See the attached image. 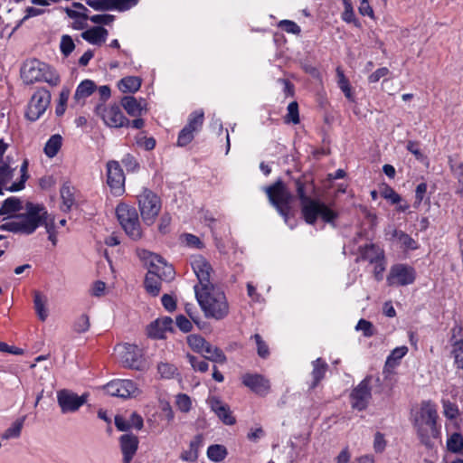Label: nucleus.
<instances>
[{"instance_id":"45","label":"nucleus","mask_w":463,"mask_h":463,"mask_svg":"<svg viewBox=\"0 0 463 463\" xmlns=\"http://www.w3.org/2000/svg\"><path fill=\"white\" fill-rule=\"evenodd\" d=\"M71 94V90L69 88L63 87L59 97V102L55 109V113L57 116H61L64 114L66 109V104L68 102L69 97Z\"/></svg>"},{"instance_id":"22","label":"nucleus","mask_w":463,"mask_h":463,"mask_svg":"<svg viewBox=\"0 0 463 463\" xmlns=\"http://www.w3.org/2000/svg\"><path fill=\"white\" fill-rule=\"evenodd\" d=\"M173 326V320L171 317H165L156 319L151 323L147 327V335L150 337L161 339L165 337L167 331H171Z\"/></svg>"},{"instance_id":"4","label":"nucleus","mask_w":463,"mask_h":463,"mask_svg":"<svg viewBox=\"0 0 463 463\" xmlns=\"http://www.w3.org/2000/svg\"><path fill=\"white\" fill-rule=\"evenodd\" d=\"M436 419L437 410L430 402H422L413 415V425L421 441L426 445H429L430 438L437 437Z\"/></svg>"},{"instance_id":"51","label":"nucleus","mask_w":463,"mask_h":463,"mask_svg":"<svg viewBox=\"0 0 463 463\" xmlns=\"http://www.w3.org/2000/svg\"><path fill=\"white\" fill-rule=\"evenodd\" d=\"M399 243L401 244V247L405 250H416L419 247L417 241L404 232H402L399 236Z\"/></svg>"},{"instance_id":"50","label":"nucleus","mask_w":463,"mask_h":463,"mask_svg":"<svg viewBox=\"0 0 463 463\" xmlns=\"http://www.w3.org/2000/svg\"><path fill=\"white\" fill-rule=\"evenodd\" d=\"M90 318L87 315H80L74 322L73 328L77 333L82 334L90 328Z\"/></svg>"},{"instance_id":"18","label":"nucleus","mask_w":463,"mask_h":463,"mask_svg":"<svg viewBox=\"0 0 463 463\" xmlns=\"http://www.w3.org/2000/svg\"><path fill=\"white\" fill-rule=\"evenodd\" d=\"M47 69V64L38 60L26 61L21 71L22 78L27 84L42 81L43 73Z\"/></svg>"},{"instance_id":"36","label":"nucleus","mask_w":463,"mask_h":463,"mask_svg":"<svg viewBox=\"0 0 463 463\" xmlns=\"http://www.w3.org/2000/svg\"><path fill=\"white\" fill-rule=\"evenodd\" d=\"M20 210H23L21 201L16 197H10L0 207V215L11 214Z\"/></svg>"},{"instance_id":"2","label":"nucleus","mask_w":463,"mask_h":463,"mask_svg":"<svg viewBox=\"0 0 463 463\" xmlns=\"http://www.w3.org/2000/svg\"><path fill=\"white\" fill-rule=\"evenodd\" d=\"M195 298L206 317L222 319L229 313L225 294L219 288L210 285L194 286Z\"/></svg>"},{"instance_id":"14","label":"nucleus","mask_w":463,"mask_h":463,"mask_svg":"<svg viewBox=\"0 0 463 463\" xmlns=\"http://www.w3.org/2000/svg\"><path fill=\"white\" fill-rule=\"evenodd\" d=\"M104 389L108 394L123 399L136 397L140 393L139 389L131 380H114L109 382Z\"/></svg>"},{"instance_id":"42","label":"nucleus","mask_w":463,"mask_h":463,"mask_svg":"<svg viewBox=\"0 0 463 463\" xmlns=\"http://www.w3.org/2000/svg\"><path fill=\"white\" fill-rule=\"evenodd\" d=\"M203 122V111L198 110L192 113L189 117L188 123L185 128L194 132H197Z\"/></svg>"},{"instance_id":"46","label":"nucleus","mask_w":463,"mask_h":463,"mask_svg":"<svg viewBox=\"0 0 463 463\" xmlns=\"http://www.w3.org/2000/svg\"><path fill=\"white\" fill-rule=\"evenodd\" d=\"M42 226L45 227L46 232L48 233V239L52 241V245L55 246L57 244V235L54 218L49 214Z\"/></svg>"},{"instance_id":"32","label":"nucleus","mask_w":463,"mask_h":463,"mask_svg":"<svg viewBox=\"0 0 463 463\" xmlns=\"http://www.w3.org/2000/svg\"><path fill=\"white\" fill-rule=\"evenodd\" d=\"M25 416L15 420L12 425L1 435L3 439H18L24 424Z\"/></svg>"},{"instance_id":"20","label":"nucleus","mask_w":463,"mask_h":463,"mask_svg":"<svg viewBox=\"0 0 463 463\" xmlns=\"http://www.w3.org/2000/svg\"><path fill=\"white\" fill-rule=\"evenodd\" d=\"M242 383L260 395L266 394L269 390V381L260 374L245 373L241 377Z\"/></svg>"},{"instance_id":"40","label":"nucleus","mask_w":463,"mask_h":463,"mask_svg":"<svg viewBox=\"0 0 463 463\" xmlns=\"http://www.w3.org/2000/svg\"><path fill=\"white\" fill-rule=\"evenodd\" d=\"M226 454V449L222 445H212L207 449V457L213 462L222 461Z\"/></svg>"},{"instance_id":"21","label":"nucleus","mask_w":463,"mask_h":463,"mask_svg":"<svg viewBox=\"0 0 463 463\" xmlns=\"http://www.w3.org/2000/svg\"><path fill=\"white\" fill-rule=\"evenodd\" d=\"M123 454V463H130L138 448V439L133 434H124L119 438Z\"/></svg>"},{"instance_id":"24","label":"nucleus","mask_w":463,"mask_h":463,"mask_svg":"<svg viewBox=\"0 0 463 463\" xmlns=\"http://www.w3.org/2000/svg\"><path fill=\"white\" fill-rule=\"evenodd\" d=\"M108 30L101 26H95L81 33V37L93 45L103 44L108 37Z\"/></svg>"},{"instance_id":"3","label":"nucleus","mask_w":463,"mask_h":463,"mask_svg":"<svg viewBox=\"0 0 463 463\" xmlns=\"http://www.w3.org/2000/svg\"><path fill=\"white\" fill-rule=\"evenodd\" d=\"M296 191L300 200L301 213L307 223L314 224L317 217H321L326 222H332L337 217L336 213L325 203L307 195L306 184L300 179L296 181Z\"/></svg>"},{"instance_id":"31","label":"nucleus","mask_w":463,"mask_h":463,"mask_svg":"<svg viewBox=\"0 0 463 463\" xmlns=\"http://www.w3.org/2000/svg\"><path fill=\"white\" fill-rule=\"evenodd\" d=\"M200 354H203L205 359L215 363L223 364L226 361L224 354L219 348L213 346L209 343L206 344V346L203 348Z\"/></svg>"},{"instance_id":"57","label":"nucleus","mask_w":463,"mask_h":463,"mask_svg":"<svg viewBox=\"0 0 463 463\" xmlns=\"http://www.w3.org/2000/svg\"><path fill=\"white\" fill-rule=\"evenodd\" d=\"M188 361L194 370L204 373L208 370V364L204 360H199L197 357L187 354Z\"/></svg>"},{"instance_id":"43","label":"nucleus","mask_w":463,"mask_h":463,"mask_svg":"<svg viewBox=\"0 0 463 463\" xmlns=\"http://www.w3.org/2000/svg\"><path fill=\"white\" fill-rule=\"evenodd\" d=\"M157 371L162 378L172 379L177 374V368L169 363H160Z\"/></svg>"},{"instance_id":"23","label":"nucleus","mask_w":463,"mask_h":463,"mask_svg":"<svg viewBox=\"0 0 463 463\" xmlns=\"http://www.w3.org/2000/svg\"><path fill=\"white\" fill-rule=\"evenodd\" d=\"M209 403L211 409L224 424L232 425L235 423V418L232 415L227 404L214 397L209 400Z\"/></svg>"},{"instance_id":"56","label":"nucleus","mask_w":463,"mask_h":463,"mask_svg":"<svg viewBox=\"0 0 463 463\" xmlns=\"http://www.w3.org/2000/svg\"><path fill=\"white\" fill-rule=\"evenodd\" d=\"M43 74V77L42 81H45L52 86H56L59 84V82H60L59 75L56 74L49 65H47V69L44 71V72Z\"/></svg>"},{"instance_id":"6","label":"nucleus","mask_w":463,"mask_h":463,"mask_svg":"<svg viewBox=\"0 0 463 463\" xmlns=\"http://www.w3.org/2000/svg\"><path fill=\"white\" fill-rule=\"evenodd\" d=\"M137 200L143 222L147 225L153 224L161 210L159 197L152 191L144 188L137 195Z\"/></svg>"},{"instance_id":"12","label":"nucleus","mask_w":463,"mask_h":463,"mask_svg":"<svg viewBox=\"0 0 463 463\" xmlns=\"http://www.w3.org/2000/svg\"><path fill=\"white\" fill-rule=\"evenodd\" d=\"M416 278L414 269L406 264H395L391 267L387 276L389 286H406L412 284Z\"/></svg>"},{"instance_id":"44","label":"nucleus","mask_w":463,"mask_h":463,"mask_svg":"<svg viewBox=\"0 0 463 463\" xmlns=\"http://www.w3.org/2000/svg\"><path fill=\"white\" fill-rule=\"evenodd\" d=\"M451 353L457 368L463 369V340L457 341L453 345Z\"/></svg>"},{"instance_id":"29","label":"nucleus","mask_w":463,"mask_h":463,"mask_svg":"<svg viewBox=\"0 0 463 463\" xmlns=\"http://www.w3.org/2000/svg\"><path fill=\"white\" fill-rule=\"evenodd\" d=\"M163 280L161 278L154 275V271H147L144 281L146 292L153 297L157 296L161 290V282Z\"/></svg>"},{"instance_id":"41","label":"nucleus","mask_w":463,"mask_h":463,"mask_svg":"<svg viewBox=\"0 0 463 463\" xmlns=\"http://www.w3.org/2000/svg\"><path fill=\"white\" fill-rule=\"evenodd\" d=\"M447 448L449 451L459 453L463 450V437L459 433H453L447 440Z\"/></svg>"},{"instance_id":"54","label":"nucleus","mask_w":463,"mask_h":463,"mask_svg":"<svg viewBox=\"0 0 463 463\" xmlns=\"http://www.w3.org/2000/svg\"><path fill=\"white\" fill-rule=\"evenodd\" d=\"M194 131L184 127L179 133L177 138V145L179 146H184L191 143L192 140L194 139Z\"/></svg>"},{"instance_id":"53","label":"nucleus","mask_w":463,"mask_h":463,"mask_svg":"<svg viewBox=\"0 0 463 463\" xmlns=\"http://www.w3.org/2000/svg\"><path fill=\"white\" fill-rule=\"evenodd\" d=\"M287 122L298 124L299 122L298 105L296 101L290 102L288 106Z\"/></svg>"},{"instance_id":"39","label":"nucleus","mask_w":463,"mask_h":463,"mask_svg":"<svg viewBox=\"0 0 463 463\" xmlns=\"http://www.w3.org/2000/svg\"><path fill=\"white\" fill-rule=\"evenodd\" d=\"M61 210L63 212H69L72 205L74 204V196L73 193L71 192L70 186L63 185L61 189Z\"/></svg>"},{"instance_id":"27","label":"nucleus","mask_w":463,"mask_h":463,"mask_svg":"<svg viewBox=\"0 0 463 463\" xmlns=\"http://www.w3.org/2000/svg\"><path fill=\"white\" fill-rule=\"evenodd\" d=\"M121 105L131 117H139L146 111V108L132 96L124 97Z\"/></svg>"},{"instance_id":"59","label":"nucleus","mask_w":463,"mask_h":463,"mask_svg":"<svg viewBox=\"0 0 463 463\" xmlns=\"http://www.w3.org/2000/svg\"><path fill=\"white\" fill-rule=\"evenodd\" d=\"M357 331H362L364 336H372L373 335V324L365 319H360L355 326Z\"/></svg>"},{"instance_id":"37","label":"nucleus","mask_w":463,"mask_h":463,"mask_svg":"<svg viewBox=\"0 0 463 463\" xmlns=\"http://www.w3.org/2000/svg\"><path fill=\"white\" fill-rule=\"evenodd\" d=\"M408 353V347L405 345L396 347L391 353V354L387 357L385 366L389 368H393L399 364L400 360L405 356Z\"/></svg>"},{"instance_id":"1","label":"nucleus","mask_w":463,"mask_h":463,"mask_svg":"<svg viewBox=\"0 0 463 463\" xmlns=\"http://www.w3.org/2000/svg\"><path fill=\"white\" fill-rule=\"evenodd\" d=\"M48 216L49 213L43 205L27 203L23 213L14 215L8 222L0 225V231L29 235L42 226Z\"/></svg>"},{"instance_id":"58","label":"nucleus","mask_w":463,"mask_h":463,"mask_svg":"<svg viewBox=\"0 0 463 463\" xmlns=\"http://www.w3.org/2000/svg\"><path fill=\"white\" fill-rule=\"evenodd\" d=\"M381 194L383 198L389 200L392 203H399L402 201V197L391 187H384Z\"/></svg>"},{"instance_id":"11","label":"nucleus","mask_w":463,"mask_h":463,"mask_svg":"<svg viewBox=\"0 0 463 463\" xmlns=\"http://www.w3.org/2000/svg\"><path fill=\"white\" fill-rule=\"evenodd\" d=\"M51 102L49 90L41 88L32 96L27 107L26 117L31 121L37 120L47 109Z\"/></svg>"},{"instance_id":"8","label":"nucleus","mask_w":463,"mask_h":463,"mask_svg":"<svg viewBox=\"0 0 463 463\" xmlns=\"http://www.w3.org/2000/svg\"><path fill=\"white\" fill-rule=\"evenodd\" d=\"M138 255L146 266L147 271H154V275L161 278L164 281H170L174 279V268L167 264L162 257L147 250H141Z\"/></svg>"},{"instance_id":"30","label":"nucleus","mask_w":463,"mask_h":463,"mask_svg":"<svg viewBox=\"0 0 463 463\" xmlns=\"http://www.w3.org/2000/svg\"><path fill=\"white\" fill-rule=\"evenodd\" d=\"M141 86V80L138 77L128 76L121 79L118 87L123 93H134L139 90Z\"/></svg>"},{"instance_id":"60","label":"nucleus","mask_w":463,"mask_h":463,"mask_svg":"<svg viewBox=\"0 0 463 463\" xmlns=\"http://www.w3.org/2000/svg\"><path fill=\"white\" fill-rule=\"evenodd\" d=\"M373 264H374V268H373L374 278L378 281H380L383 278V272L385 270V260L383 258L382 260L374 261Z\"/></svg>"},{"instance_id":"10","label":"nucleus","mask_w":463,"mask_h":463,"mask_svg":"<svg viewBox=\"0 0 463 463\" xmlns=\"http://www.w3.org/2000/svg\"><path fill=\"white\" fill-rule=\"evenodd\" d=\"M87 394L78 395L68 389L57 392V402L62 414L74 413L86 403Z\"/></svg>"},{"instance_id":"16","label":"nucleus","mask_w":463,"mask_h":463,"mask_svg":"<svg viewBox=\"0 0 463 463\" xmlns=\"http://www.w3.org/2000/svg\"><path fill=\"white\" fill-rule=\"evenodd\" d=\"M85 2L96 11H126L135 6L138 0H85Z\"/></svg>"},{"instance_id":"52","label":"nucleus","mask_w":463,"mask_h":463,"mask_svg":"<svg viewBox=\"0 0 463 463\" xmlns=\"http://www.w3.org/2000/svg\"><path fill=\"white\" fill-rule=\"evenodd\" d=\"M61 52L68 56L75 48L74 42L70 35H62L60 43Z\"/></svg>"},{"instance_id":"48","label":"nucleus","mask_w":463,"mask_h":463,"mask_svg":"<svg viewBox=\"0 0 463 463\" xmlns=\"http://www.w3.org/2000/svg\"><path fill=\"white\" fill-rule=\"evenodd\" d=\"M343 4L345 10L342 14V19L346 23H354L357 25V20L354 16V12L351 1L343 0Z\"/></svg>"},{"instance_id":"5","label":"nucleus","mask_w":463,"mask_h":463,"mask_svg":"<svg viewBox=\"0 0 463 463\" xmlns=\"http://www.w3.org/2000/svg\"><path fill=\"white\" fill-rule=\"evenodd\" d=\"M265 192L270 203L283 217L284 222L288 223L289 213L291 211V202L293 201L292 194L280 180H278L272 185L266 187Z\"/></svg>"},{"instance_id":"17","label":"nucleus","mask_w":463,"mask_h":463,"mask_svg":"<svg viewBox=\"0 0 463 463\" xmlns=\"http://www.w3.org/2000/svg\"><path fill=\"white\" fill-rule=\"evenodd\" d=\"M371 388L367 380L362 381L352 392L351 406L357 411H364L367 408L371 399Z\"/></svg>"},{"instance_id":"26","label":"nucleus","mask_w":463,"mask_h":463,"mask_svg":"<svg viewBox=\"0 0 463 463\" xmlns=\"http://www.w3.org/2000/svg\"><path fill=\"white\" fill-rule=\"evenodd\" d=\"M95 90V84L90 80L81 81L76 89L73 99L77 104L82 105L87 97L90 96Z\"/></svg>"},{"instance_id":"64","label":"nucleus","mask_w":463,"mask_h":463,"mask_svg":"<svg viewBox=\"0 0 463 463\" xmlns=\"http://www.w3.org/2000/svg\"><path fill=\"white\" fill-rule=\"evenodd\" d=\"M122 163L128 171H136L138 167V164L134 156L127 155L122 159Z\"/></svg>"},{"instance_id":"62","label":"nucleus","mask_w":463,"mask_h":463,"mask_svg":"<svg viewBox=\"0 0 463 463\" xmlns=\"http://www.w3.org/2000/svg\"><path fill=\"white\" fill-rule=\"evenodd\" d=\"M253 338L255 339L257 345L258 354L261 357H266L269 354V348L262 341L261 336L259 334H255Z\"/></svg>"},{"instance_id":"35","label":"nucleus","mask_w":463,"mask_h":463,"mask_svg":"<svg viewBox=\"0 0 463 463\" xmlns=\"http://www.w3.org/2000/svg\"><path fill=\"white\" fill-rule=\"evenodd\" d=\"M33 303L38 317L40 318V320L44 321L48 317L45 297H43L40 292H35Z\"/></svg>"},{"instance_id":"7","label":"nucleus","mask_w":463,"mask_h":463,"mask_svg":"<svg viewBox=\"0 0 463 463\" xmlns=\"http://www.w3.org/2000/svg\"><path fill=\"white\" fill-rule=\"evenodd\" d=\"M116 213L126 233L133 240L140 239L142 232L136 209L121 203L117 206Z\"/></svg>"},{"instance_id":"61","label":"nucleus","mask_w":463,"mask_h":463,"mask_svg":"<svg viewBox=\"0 0 463 463\" xmlns=\"http://www.w3.org/2000/svg\"><path fill=\"white\" fill-rule=\"evenodd\" d=\"M89 19L97 24H109L114 21V16L111 14H95Z\"/></svg>"},{"instance_id":"47","label":"nucleus","mask_w":463,"mask_h":463,"mask_svg":"<svg viewBox=\"0 0 463 463\" xmlns=\"http://www.w3.org/2000/svg\"><path fill=\"white\" fill-rule=\"evenodd\" d=\"M27 168H28V161L24 160L21 165V180L18 183H12V187H10V192H16L24 189V183L28 179V174H27Z\"/></svg>"},{"instance_id":"28","label":"nucleus","mask_w":463,"mask_h":463,"mask_svg":"<svg viewBox=\"0 0 463 463\" xmlns=\"http://www.w3.org/2000/svg\"><path fill=\"white\" fill-rule=\"evenodd\" d=\"M360 250L362 258L370 263H373L384 257L383 250L374 244L365 245Z\"/></svg>"},{"instance_id":"13","label":"nucleus","mask_w":463,"mask_h":463,"mask_svg":"<svg viewBox=\"0 0 463 463\" xmlns=\"http://www.w3.org/2000/svg\"><path fill=\"white\" fill-rule=\"evenodd\" d=\"M107 184L114 195L124 194L125 175L118 161H109L107 164Z\"/></svg>"},{"instance_id":"63","label":"nucleus","mask_w":463,"mask_h":463,"mask_svg":"<svg viewBox=\"0 0 463 463\" xmlns=\"http://www.w3.org/2000/svg\"><path fill=\"white\" fill-rule=\"evenodd\" d=\"M444 415L449 419H454L458 415L457 407L449 401L443 402Z\"/></svg>"},{"instance_id":"25","label":"nucleus","mask_w":463,"mask_h":463,"mask_svg":"<svg viewBox=\"0 0 463 463\" xmlns=\"http://www.w3.org/2000/svg\"><path fill=\"white\" fill-rule=\"evenodd\" d=\"M203 435H196L189 444L188 449L184 450L181 454V459L184 461L194 462L198 458L199 449L203 446Z\"/></svg>"},{"instance_id":"34","label":"nucleus","mask_w":463,"mask_h":463,"mask_svg":"<svg viewBox=\"0 0 463 463\" xmlns=\"http://www.w3.org/2000/svg\"><path fill=\"white\" fill-rule=\"evenodd\" d=\"M62 144V137L61 135L56 134L52 136L49 140L46 142L44 146L45 155L52 158L54 157L59 150L61 149Z\"/></svg>"},{"instance_id":"15","label":"nucleus","mask_w":463,"mask_h":463,"mask_svg":"<svg viewBox=\"0 0 463 463\" xmlns=\"http://www.w3.org/2000/svg\"><path fill=\"white\" fill-rule=\"evenodd\" d=\"M97 113L101 117L104 123L110 128H122L129 125V120L123 115L118 105L98 106Z\"/></svg>"},{"instance_id":"38","label":"nucleus","mask_w":463,"mask_h":463,"mask_svg":"<svg viewBox=\"0 0 463 463\" xmlns=\"http://www.w3.org/2000/svg\"><path fill=\"white\" fill-rule=\"evenodd\" d=\"M327 365L325 362H323L320 358H317L313 362V371L312 375L314 381L312 383V387H316L319 381L324 377L325 373L326 371Z\"/></svg>"},{"instance_id":"33","label":"nucleus","mask_w":463,"mask_h":463,"mask_svg":"<svg viewBox=\"0 0 463 463\" xmlns=\"http://www.w3.org/2000/svg\"><path fill=\"white\" fill-rule=\"evenodd\" d=\"M14 169H12L7 165L0 166V194H3V189L10 192L12 187L11 180L14 177Z\"/></svg>"},{"instance_id":"19","label":"nucleus","mask_w":463,"mask_h":463,"mask_svg":"<svg viewBox=\"0 0 463 463\" xmlns=\"http://www.w3.org/2000/svg\"><path fill=\"white\" fill-rule=\"evenodd\" d=\"M192 268L199 283L197 286L204 287L213 285L210 281L213 269L210 263L202 256H194L192 260Z\"/></svg>"},{"instance_id":"55","label":"nucleus","mask_w":463,"mask_h":463,"mask_svg":"<svg viewBox=\"0 0 463 463\" xmlns=\"http://www.w3.org/2000/svg\"><path fill=\"white\" fill-rule=\"evenodd\" d=\"M175 403L178 409L184 412L189 411L192 405L190 397L184 393L176 395Z\"/></svg>"},{"instance_id":"49","label":"nucleus","mask_w":463,"mask_h":463,"mask_svg":"<svg viewBox=\"0 0 463 463\" xmlns=\"http://www.w3.org/2000/svg\"><path fill=\"white\" fill-rule=\"evenodd\" d=\"M187 343L193 350L200 353L208 342L198 335H191L187 337Z\"/></svg>"},{"instance_id":"9","label":"nucleus","mask_w":463,"mask_h":463,"mask_svg":"<svg viewBox=\"0 0 463 463\" xmlns=\"http://www.w3.org/2000/svg\"><path fill=\"white\" fill-rule=\"evenodd\" d=\"M115 351L118 356L120 363L128 368L143 370L145 361L142 350L136 345L122 344L118 345Z\"/></svg>"}]
</instances>
